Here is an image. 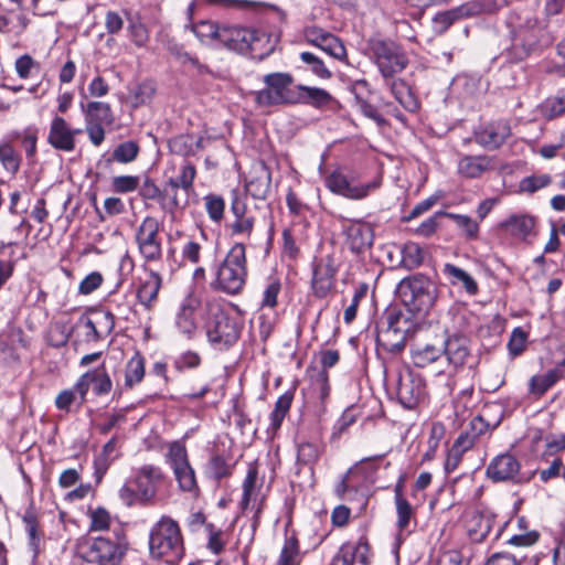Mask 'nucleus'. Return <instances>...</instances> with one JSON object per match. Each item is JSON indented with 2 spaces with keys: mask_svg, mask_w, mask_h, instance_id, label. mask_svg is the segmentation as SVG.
<instances>
[{
  "mask_svg": "<svg viewBox=\"0 0 565 565\" xmlns=\"http://www.w3.org/2000/svg\"><path fill=\"white\" fill-rule=\"evenodd\" d=\"M149 550L152 557L175 564L184 554L183 537L177 521L163 515L150 530Z\"/></svg>",
  "mask_w": 565,
  "mask_h": 565,
  "instance_id": "1",
  "label": "nucleus"
},
{
  "mask_svg": "<svg viewBox=\"0 0 565 565\" xmlns=\"http://www.w3.org/2000/svg\"><path fill=\"white\" fill-rule=\"evenodd\" d=\"M247 279L246 249L242 243L234 244L216 269L214 289L227 295L239 294Z\"/></svg>",
  "mask_w": 565,
  "mask_h": 565,
  "instance_id": "2",
  "label": "nucleus"
},
{
  "mask_svg": "<svg viewBox=\"0 0 565 565\" xmlns=\"http://www.w3.org/2000/svg\"><path fill=\"white\" fill-rule=\"evenodd\" d=\"M127 547L116 537L86 536L78 540V556L92 565H119Z\"/></svg>",
  "mask_w": 565,
  "mask_h": 565,
  "instance_id": "3",
  "label": "nucleus"
},
{
  "mask_svg": "<svg viewBox=\"0 0 565 565\" xmlns=\"http://www.w3.org/2000/svg\"><path fill=\"white\" fill-rule=\"evenodd\" d=\"M397 294L409 311L425 315L436 301L437 288L428 277L415 274L401 280Z\"/></svg>",
  "mask_w": 565,
  "mask_h": 565,
  "instance_id": "4",
  "label": "nucleus"
},
{
  "mask_svg": "<svg viewBox=\"0 0 565 565\" xmlns=\"http://www.w3.org/2000/svg\"><path fill=\"white\" fill-rule=\"evenodd\" d=\"M507 6V0H477L469 1L456 8L438 12L431 20L435 34H444L459 20L476 17L482 13H494Z\"/></svg>",
  "mask_w": 565,
  "mask_h": 565,
  "instance_id": "5",
  "label": "nucleus"
},
{
  "mask_svg": "<svg viewBox=\"0 0 565 565\" xmlns=\"http://www.w3.org/2000/svg\"><path fill=\"white\" fill-rule=\"evenodd\" d=\"M265 87L255 94L256 103L262 107L295 105L296 86L289 73H269L263 79Z\"/></svg>",
  "mask_w": 565,
  "mask_h": 565,
  "instance_id": "6",
  "label": "nucleus"
},
{
  "mask_svg": "<svg viewBox=\"0 0 565 565\" xmlns=\"http://www.w3.org/2000/svg\"><path fill=\"white\" fill-rule=\"evenodd\" d=\"M370 50L384 81H388L395 74L403 72L408 64L405 52L393 41H372Z\"/></svg>",
  "mask_w": 565,
  "mask_h": 565,
  "instance_id": "7",
  "label": "nucleus"
},
{
  "mask_svg": "<svg viewBox=\"0 0 565 565\" xmlns=\"http://www.w3.org/2000/svg\"><path fill=\"white\" fill-rule=\"evenodd\" d=\"M135 241L143 264H154L162 259V237L160 223L156 217L147 216L135 233Z\"/></svg>",
  "mask_w": 565,
  "mask_h": 565,
  "instance_id": "8",
  "label": "nucleus"
},
{
  "mask_svg": "<svg viewBox=\"0 0 565 565\" xmlns=\"http://www.w3.org/2000/svg\"><path fill=\"white\" fill-rule=\"evenodd\" d=\"M242 321L237 317L230 316L223 310L213 313L207 323L206 334L211 343L218 349L234 344L242 332Z\"/></svg>",
  "mask_w": 565,
  "mask_h": 565,
  "instance_id": "9",
  "label": "nucleus"
},
{
  "mask_svg": "<svg viewBox=\"0 0 565 565\" xmlns=\"http://www.w3.org/2000/svg\"><path fill=\"white\" fill-rule=\"evenodd\" d=\"M167 461L173 470L175 480L182 491L193 492L198 490L194 469L188 458L186 448L179 441L169 445Z\"/></svg>",
  "mask_w": 565,
  "mask_h": 565,
  "instance_id": "10",
  "label": "nucleus"
},
{
  "mask_svg": "<svg viewBox=\"0 0 565 565\" xmlns=\"http://www.w3.org/2000/svg\"><path fill=\"white\" fill-rule=\"evenodd\" d=\"M265 33L237 25H223L220 43L226 49L238 53H254L265 39Z\"/></svg>",
  "mask_w": 565,
  "mask_h": 565,
  "instance_id": "11",
  "label": "nucleus"
},
{
  "mask_svg": "<svg viewBox=\"0 0 565 565\" xmlns=\"http://www.w3.org/2000/svg\"><path fill=\"white\" fill-rule=\"evenodd\" d=\"M382 184V178L364 184H352L350 180L340 171H333L326 178V186L338 195L350 200H362L372 191L377 190Z\"/></svg>",
  "mask_w": 565,
  "mask_h": 565,
  "instance_id": "12",
  "label": "nucleus"
},
{
  "mask_svg": "<svg viewBox=\"0 0 565 565\" xmlns=\"http://www.w3.org/2000/svg\"><path fill=\"white\" fill-rule=\"evenodd\" d=\"M425 383L422 376L409 370L398 374L396 394L405 408H414L425 397Z\"/></svg>",
  "mask_w": 565,
  "mask_h": 565,
  "instance_id": "13",
  "label": "nucleus"
},
{
  "mask_svg": "<svg viewBox=\"0 0 565 565\" xmlns=\"http://www.w3.org/2000/svg\"><path fill=\"white\" fill-rule=\"evenodd\" d=\"M305 39L309 44L319 47L335 60L344 61L347 58V50L341 40L321 28H307Z\"/></svg>",
  "mask_w": 565,
  "mask_h": 565,
  "instance_id": "14",
  "label": "nucleus"
},
{
  "mask_svg": "<svg viewBox=\"0 0 565 565\" xmlns=\"http://www.w3.org/2000/svg\"><path fill=\"white\" fill-rule=\"evenodd\" d=\"M164 473L160 467L143 465L136 470L135 484L139 498L148 502L157 493L158 487L163 482Z\"/></svg>",
  "mask_w": 565,
  "mask_h": 565,
  "instance_id": "15",
  "label": "nucleus"
},
{
  "mask_svg": "<svg viewBox=\"0 0 565 565\" xmlns=\"http://www.w3.org/2000/svg\"><path fill=\"white\" fill-rule=\"evenodd\" d=\"M342 227L345 243L352 253L359 254L372 246L374 234L370 224L347 220Z\"/></svg>",
  "mask_w": 565,
  "mask_h": 565,
  "instance_id": "16",
  "label": "nucleus"
},
{
  "mask_svg": "<svg viewBox=\"0 0 565 565\" xmlns=\"http://www.w3.org/2000/svg\"><path fill=\"white\" fill-rule=\"evenodd\" d=\"M90 385L96 395H105L111 391L113 383L104 365L84 373L77 380L76 390L79 392V404L86 399Z\"/></svg>",
  "mask_w": 565,
  "mask_h": 565,
  "instance_id": "17",
  "label": "nucleus"
},
{
  "mask_svg": "<svg viewBox=\"0 0 565 565\" xmlns=\"http://www.w3.org/2000/svg\"><path fill=\"white\" fill-rule=\"evenodd\" d=\"M196 175V169L193 163L184 160L179 170V174L170 178L167 181V185L171 189V200L169 202V210L173 211L175 209L184 207L186 205V201L181 203L178 196V189L184 190L185 193H190L193 191V182Z\"/></svg>",
  "mask_w": 565,
  "mask_h": 565,
  "instance_id": "18",
  "label": "nucleus"
},
{
  "mask_svg": "<svg viewBox=\"0 0 565 565\" xmlns=\"http://www.w3.org/2000/svg\"><path fill=\"white\" fill-rule=\"evenodd\" d=\"M511 135V127L505 120H497L481 126L475 132L476 141L490 150L498 149Z\"/></svg>",
  "mask_w": 565,
  "mask_h": 565,
  "instance_id": "19",
  "label": "nucleus"
},
{
  "mask_svg": "<svg viewBox=\"0 0 565 565\" xmlns=\"http://www.w3.org/2000/svg\"><path fill=\"white\" fill-rule=\"evenodd\" d=\"M82 129H72L62 117H54L47 136L49 143L62 151L71 152L75 149V136L81 134Z\"/></svg>",
  "mask_w": 565,
  "mask_h": 565,
  "instance_id": "20",
  "label": "nucleus"
},
{
  "mask_svg": "<svg viewBox=\"0 0 565 565\" xmlns=\"http://www.w3.org/2000/svg\"><path fill=\"white\" fill-rule=\"evenodd\" d=\"M520 462L511 454L497 456L487 468V476L493 481H516Z\"/></svg>",
  "mask_w": 565,
  "mask_h": 565,
  "instance_id": "21",
  "label": "nucleus"
},
{
  "mask_svg": "<svg viewBox=\"0 0 565 565\" xmlns=\"http://www.w3.org/2000/svg\"><path fill=\"white\" fill-rule=\"evenodd\" d=\"M231 212L235 220L230 225L232 235H243L249 237L255 224L254 215L247 211L245 202L235 196L231 204Z\"/></svg>",
  "mask_w": 565,
  "mask_h": 565,
  "instance_id": "22",
  "label": "nucleus"
},
{
  "mask_svg": "<svg viewBox=\"0 0 565 565\" xmlns=\"http://www.w3.org/2000/svg\"><path fill=\"white\" fill-rule=\"evenodd\" d=\"M370 546L365 537H361L354 545H345L333 557L331 565H366Z\"/></svg>",
  "mask_w": 565,
  "mask_h": 565,
  "instance_id": "23",
  "label": "nucleus"
},
{
  "mask_svg": "<svg viewBox=\"0 0 565 565\" xmlns=\"http://www.w3.org/2000/svg\"><path fill=\"white\" fill-rule=\"evenodd\" d=\"M270 171L264 163H260L254 167L245 188L254 199L265 200L270 191Z\"/></svg>",
  "mask_w": 565,
  "mask_h": 565,
  "instance_id": "24",
  "label": "nucleus"
},
{
  "mask_svg": "<svg viewBox=\"0 0 565 565\" xmlns=\"http://www.w3.org/2000/svg\"><path fill=\"white\" fill-rule=\"evenodd\" d=\"M335 273L337 270L330 259L316 264L312 276V289L317 297L323 298L328 295L333 286Z\"/></svg>",
  "mask_w": 565,
  "mask_h": 565,
  "instance_id": "25",
  "label": "nucleus"
},
{
  "mask_svg": "<svg viewBox=\"0 0 565 565\" xmlns=\"http://www.w3.org/2000/svg\"><path fill=\"white\" fill-rule=\"evenodd\" d=\"M443 355L455 369L461 367L470 356L468 339L461 335H454L446 340L443 345Z\"/></svg>",
  "mask_w": 565,
  "mask_h": 565,
  "instance_id": "26",
  "label": "nucleus"
},
{
  "mask_svg": "<svg viewBox=\"0 0 565 565\" xmlns=\"http://www.w3.org/2000/svg\"><path fill=\"white\" fill-rule=\"evenodd\" d=\"M492 169L493 159L489 156H465L458 162V172L470 179L479 178Z\"/></svg>",
  "mask_w": 565,
  "mask_h": 565,
  "instance_id": "27",
  "label": "nucleus"
},
{
  "mask_svg": "<svg viewBox=\"0 0 565 565\" xmlns=\"http://www.w3.org/2000/svg\"><path fill=\"white\" fill-rule=\"evenodd\" d=\"M331 100V94L323 88L296 85L295 104H305L321 108L328 106Z\"/></svg>",
  "mask_w": 565,
  "mask_h": 565,
  "instance_id": "28",
  "label": "nucleus"
},
{
  "mask_svg": "<svg viewBox=\"0 0 565 565\" xmlns=\"http://www.w3.org/2000/svg\"><path fill=\"white\" fill-rule=\"evenodd\" d=\"M162 286V278L159 273L150 269L148 278L139 286L137 290L138 301L150 310L158 299L159 290Z\"/></svg>",
  "mask_w": 565,
  "mask_h": 565,
  "instance_id": "29",
  "label": "nucleus"
},
{
  "mask_svg": "<svg viewBox=\"0 0 565 565\" xmlns=\"http://www.w3.org/2000/svg\"><path fill=\"white\" fill-rule=\"evenodd\" d=\"M385 85L390 88L394 98L408 111H416L418 109V102L411 90L409 86L402 79H396L394 76L388 81H384Z\"/></svg>",
  "mask_w": 565,
  "mask_h": 565,
  "instance_id": "30",
  "label": "nucleus"
},
{
  "mask_svg": "<svg viewBox=\"0 0 565 565\" xmlns=\"http://www.w3.org/2000/svg\"><path fill=\"white\" fill-rule=\"evenodd\" d=\"M466 526L471 541L482 542L492 529V520L489 515L473 512L467 520Z\"/></svg>",
  "mask_w": 565,
  "mask_h": 565,
  "instance_id": "31",
  "label": "nucleus"
},
{
  "mask_svg": "<svg viewBox=\"0 0 565 565\" xmlns=\"http://www.w3.org/2000/svg\"><path fill=\"white\" fill-rule=\"evenodd\" d=\"M563 376L558 367L552 369L544 374L534 375L529 382V392L537 397L543 396Z\"/></svg>",
  "mask_w": 565,
  "mask_h": 565,
  "instance_id": "32",
  "label": "nucleus"
},
{
  "mask_svg": "<svg viewBox=\"0 0 565 565\" xmlns=\"http://www.w3.org/2000/svg\"><path fill=\"white\" fill-rule=\"evenodd\" d=\"M194 309L195 306L193 300L186 299L181 305L180 310L177 313L175 326L178 330L188 338H190L196 330Z\"/></svg>",
  "mask_w": 565,
  "mask_h": 565,
  "instance_id": "33",
  "label": "nucleus"
},
{
  "mask_svg": "<svg viewBox=\"0 0 565 565\" xmlns=\"http://www.w3.org/2000/svg\"><path fill=\"white\" fill-rule=\"evenodd\" d=\"M443 271L447 275L451 285L461 284L469 295H476L478 292L477 281L466 270L452 264H445Z\"/></svg>",
  "mask_w": 565,
  "mask_h": 565,
  "instance_id": "34",
  "label": "nucleus"
},
{
  "mask_svg": "<svg viewBox=\"0 0 565 565\" xmlns=\"http://www.w3.org/2000/svg\"><path fill=\"white\" fill-rule=\"evenodd\" d=\"M535 225L534 217L525 214H514L505 220L501 227L518 237H526Z\"/></svg>",
  "mask_w": 565,
  "mask_h": 565,
  "instance_id": "35",
  "label": "nucleus"
},
{
  "mask_svg": "<svg viewBox=\"0 0 565 565\" xmlns=\"http://www.w3.org/2000/svg\"><path fill=\"white\" fill-rule=\"evenodd\" d=\"M22 520L29 537V546L33 554L32 557L35 559L40 553L43 534L39 530L38 519L33 511H26Z\"/></svg>",
  "mask_w": 565,
  "mask_h": 565,
  "instance_id": "36",
  "label": "nucleus"
},
{
  "mask_svg": "<svg viewBox=\"0 0 565 565\" xmlns=\"http://www.w3.org/2000/svg\"><path fill=\"white\" fill-rule=\"evenodd\" d=\"M85 121L94 125H109L113 121L110 106L102 102H89L86 107Z\"/></svg>",
  "mask_w": 565,
  "mask_h": 565,
  "instance_id": "37",
  "label": "nucleus"
},
{
  "mask_svg": "<svg viewBox=\"0 0 565 565\" xmlns=\"http://www.w3.org/2000/svg\"><path fill=\"white\" fill-rule=\"evenodd\" d=\"M116 452V438L113 437L110 440H108L102 451L96 456L94 460V468H95V476L97 478V481H100L103 476L108 470L109 466L114 462L117 455Z\"/></svg>",
  "mask_w": 565,
  "mask_h": 565,
  "instance_id": "38",
  "label": "nucleus"
},
{
  "mask_svg": "<svg viewBox=\"0 0 565 565\" xmlns=\"http://www.w3.org/2000/svg\"><path fill=\"white\" fill-rule=\"evenodd\" d=\"M21 162V154L10 142H0V163L6 172L11 175H15L20 170Z\"/></svg>",
  "mask_w": 565,
  "mask_h": 565,
  "instance_id": "39",
  "label": "nucleus"
},
{
  "mask_svg": "<svg viewBox=\"0 0 565 565\" xmlns=\"http://www.w3.org/2000/svg\"><path fill=\"white\" fill-rule=\"evenodd\" d=\"M443 347L425 344L412 350V361L418 367H426L443 356Z\"/></svg>",
  "mask_w": 565,
  "mask_h": 565,
  "instance_id": "40",
  "label": "nucleus"
},
{
  "mask_svg": "<svg viewBox=\"0 0 565 565\" xmlns=\"http://www.w3.org/2000/svg\"><path fill=\"white\" fill-rule=\"evenodd\" d=\"M170 150L181 157H189L201 148V139L192 135H179L169 141Z\"/></svg>",
  "mask_w": 565,
  "mask_h": 565,
  "instance_id": "41",
  "label": "nucleus"
},
{
  "mask_svg": "<svg viewBox=\"0 0 565 565\" xmlns=\"http://www.w3.org/2000/svg\"><path fill=\"white\" fill-rule=\"evenodd\" d=\"M292 399L294 394L291 392H286L282 395H280L276 401L275 408L270 414L269 429L273 433H276L280 428L285 416L290 409Z\"/></svg>",
  "mask_w": 565,
  "mask_h": 565,
  "instance_id": "42",
  "label": "nucleus"
},
{
  "mask_svg": "<svg viewBox=\"0 0 565 565\" xmlns=\"http://www.w3.org/2000/svg\"><path fill=\"white\" fill-rule=\"evenodd\" d=\"M145 376V359L140 353H136L126 365L125 384L132 387Z\"/></svg>",
  "mask_w": 565,
  "mask_h": 565,
  "instance_id": "43",
  "label": "nucleus"
},
{
  "mask_svg": "<svg viewBox=\"0 0 565 565\" xmlns=\"http://www.w3.org/2000/svg\"><path fill=\"white\" fill-rule=\"evenodd\" d=\"M191 29L201 43L220 41L222 26H218L212 21H200L199 23L192 24Z\"/></svg>",
  "mask_w": 565,
  "mask_h": 565,
  "instance_id": "44",
  "label": "nucleus"
},
{
  "mask_svg": "<svg viewBox=\"0 0 565 565\" xmlns=\"http://www.w3.org/2000/svg\"><path fill=\"white\" fill-rule=\"evenodd\" d=\"M140 151L138 142L128 140L119 143L113 151L111 160L119 163H130L136 160Z\"/></svg>",
  "mask_w": 565,
  "mask_h": 565,
  "instance_id": "45",
  "label": "nucleus"
},
{
  "mask_svg": "<svg viewBox=\"0 0 565 565\" xmlns=\"http://www.w3.org/2000/svg\"><path fill=\"white\" fill-rule=\"evenodd\" d=\"M382 338L391 352H399L405 347L406 334L404 331H399L393 322H390L386 330L382 331Z\"/></svg>",
  "mask_w": 565,
  "mask_h": 565,
  "instance_id": "46",
  "label": "nucleus"
},
{
  "mask_svg": "<svg viewBox=\"0 0 565 565\" xmlns=\"http://www.w3.org/2000/svg\"><path fill=\"white\" fill-rule=\"evenodd\" d=\"M301 555L298 542L295 537H288L281 548L276 565H299Z\"/></svg>",
  "mask_w": 565,
  "mask_h": 565,
  "instance_id": "47",
  "label": "nucleus"
},
{
  "mask_svg": "<svg viewBox=\"0 0 565 565\" xmlns=\"http://www.w3.org/2000/svg\"><path fill=\"white\" fill-rule=\"evenodd\" d=\"M540 111L547 120L563 115L565 113V93L545 99Z\"/></svg>",
  "mask_w": 565,
  "mask_h": 565,
  "instance_id": "48",
  "label": "nucleus"
},
{
  "mask_svg": "<svg viewBox=\"0 0 565 565\" xmlns=\"http://www.w3.org/2000/svg\"><path fill=\"white\" fill-rule=\"evenodd\" d=\"M171 54H173L177 60L185 67L193 70L196 74H207L210 70L206 65L202 64L196 57L190 55L188 52L183 51L181 47L174 45L170 47Z\"/></svg>",
  "mask_w": 565,
  "mask_h": 565,
  "instance_id": "49",
  "label": "nucleus"
},
{
  "mask_svg": "<svg viewBox=\"0 0 565 565\" xmlns=\"http://www.w3.org/2000/svg\"><path fill=\"white\" fill-rule=\"evenodd\" d=\"M205 472L210 478L221 480L231 475V466L222 456L215 455L209 460Z\"/></svg>",
  "mask_w": 565,
  "mask_h": 565,
  "instance_id": "50",
  "label": "nucleus"
},
{
  "mask_svg": "<svg viewBox=\"0 0 565 565\" xmlns=\"http://www.w3.org/2000/svg\"><path fill=\"white\" fill-rule=\"evenodd\" d=\"M395 505H396V513H397L396 525L399 530L401 535L404 532L409 533V524L414 516L413 507L406 499H399V502L395 503Z\"/></svg>",
  "mask_w": 565,
  "mask_h": 565,
  "instance_id": "51",
  "label": "nucleus"
},
{
  "mask_svg": "<svg viewBox=\"0 0 565 565\" xmlns=\"http://www.w3.org/2000/svg\"><path fill=\"white\" fill-rule=\"evenodd\" d=\"M257 470L250 468L243 482L242 509L246 510L252 500H256Z\"/></svg>",
  "mask_w": 565,
  "mask_h": 565,
  "instance_id": "52",
  "label": "nucleus"
},
{
  "mask_svg": "<svg viewBox=\"0 0 565 565\" xmlns=\"http://www.w3.org/2000/svg\"><path fill=\"white\" fill-rule=\"evenodd\" d=\"M300 60L310 67V71L320 78H330L331 72L324 65L323 61L310 52H302Z\"/></svg>",
  "mask_w": 565,
  "mask_h": 565,
  "instance_id": "53",
  "label": "nucleus"
},
{
  "mask_svg": "<svg viewBox=\"0 0 565 565\" xmlns=\"http://www.w3.org/2000/svg\"><path fill=\"white\" fill-rule=\"evenodd\" d=\"M205 210L210 218L214 222H220L223 218L225 202L222 196L216 194H207L204 198Z\"/></svg>",
  "mask_w": 565,
  "mask_h": 565,
  "instance_id": "54",
  "label": "nucleus"
},
{
  "mask_svg": "<svg viewBox=\"0 0 565 565\" xmlns=\"http://www.w3.org/2000/svg\"><path fill=\"white\" fill-rule=\"evenodd\" d=\"M320 450L318 445L309 441L300 443L297 448V460L302 465H311L318 460Z\"/></svg>",
  "mask_w": 565,
  "mask_h": 565,
  "instance_id": "55",
  "label": "nucleus"
},
{
  "mask_svg": "<svg viewBox=\"0 0 565 565\" xmlns=\"http://www.w3.org/2000/svg\"><path fill=\"white\" fill-rule=\"evenodd\" d=\"M447 216L451 218L456 225L465 232L467 238L472 239L478 236L479 225L470 216L454 213H448Z\"/></svg>",
  "mask_w": 565,
  "mask_h": 565,
  "instance_id": "56",
  "label": "nucleus"
},
{
  "mask_svg": "<svg viewBox=\"0 0 565 565\" xmlns=\"http://www.w3.org/2000/svg\"><path fill=\"white\" fill-rule=\"evenodd\" d=\"M102 339L107 337L115 327L114 316L109 311H96L92 317Z\"/></svg>",
  "mask_w": 565,
  "mask_h": 565,
  "instance_id": "57",
  "label": "nucleus"
},
{
  "mask_svg": "<svg viewBox=\"0 0 565 565\" xmlns=\"http://www.w3.org/2000/svg\"><path fill=\"white\" fill-rule=\"evenodd\" d=\"M202 246L194 239L186 241L181 248V257L183 262L196 265L201 260Z\"/></svg>",
  "mask_w": 565,
  "mask_h": 565,
  "instance_id": "58",
  "label": "nucleus"
},
{
  "mask_svg": "<svg viewBox=\"0 0 565 565\" xmlns=\"http://www.w3.org/2000/svg\"><path fill=\"white\" fill-rule=\"evenodd\" d=\"M281 285L278 279H270L263 292L260 306L263 308H274L277 306V297L280 292Z\"/></svg>",
  "mask_w": 565,
  "mask_h": 565,
  "instance_id": "59",
  "label": "nucleus"
},
{
  "mask_svg": "<svg viewBox=\"0 0 565 565\" xmlns=\"http://www.w3.org/2000/svg\"><path fill=\"white\" fill-rule=\"evenodd\" d=\"M113 189L117 193H129L139 186V178L136 175H118L113 179Z\"/></svg>",
  "mask_w": 565,
  "mask_h": 565,
  "instance_id": "60",
  "label": "nucleus"
},
{
  "mask_svg": "<svg viewBox=\"0 0 565 565\" xmlns=\"http://www.w3.org/2000/svg\"><path fill=\"white\" fill-rule=\"evenodd\" d=\"M89 518L92 531H105L109 527L110 515L106 509L97 508L93 510Z\"/></svg>",
  "mask_w": 565,
  "mask_h": 565,
  "instance_id": "61",
  "label": "nucleus"
},
{
  "mask_svg": "<svg viewBox=\"0 0 565 565\" xmlns=\"http://www.w3.org/2000/svg\"><path fill=\"white\" fill-rule=\"evenodd\" d=\"M79 402V392L76 390V383L72 388L62 391L55 398V405L61 411L68 412L71 405Z\"/></svg>",
  "mask_w": 565,
  "mask_h": 565,
  "instance_id": "62",
  "label": "nucleus"
},
{
  "mask_svg": "<svg viewBox=\"0 0 565 565\" xmlns=\"http://www.w3.org/2000/svg\"><path fill=\"white\" fill-rule=\"evenodd\" d=\"M551 183V177L547 174L532 175L524 178L520 185L525 192L533 193L540 189L547 186Z\"/></svg>",
  "mask_w": 565,
  "mask_h": 565,
  "instance_id": "63",
  "label": "nucleus"
},
{
  "mask_svg": "<svg viewBox=\"0 0 565 565\" xmlns=\"http://www.w3.org/2000/svg\"><path fill=\"white\" fill-rule=\"evenodd\" d=\"M139 193L145 200L163 201V193L150 178H146L139 188Z\"/></svg>",
  "mask_w": 565,
  "mask_h": 565,
  "instance_id": "64",
  "label": "nucleus"
}]
</instances>
